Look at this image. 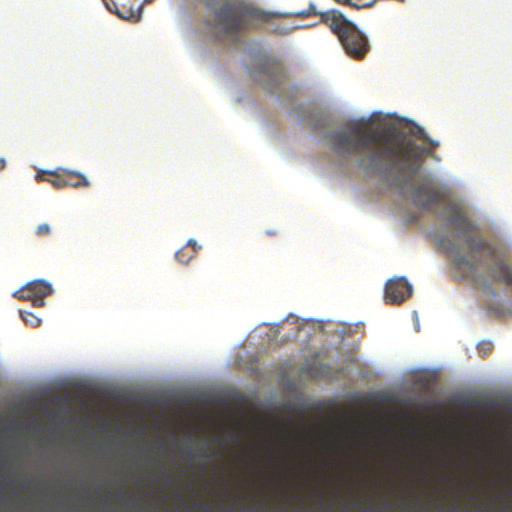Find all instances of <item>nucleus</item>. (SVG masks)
Masks as SVG:
<instances>
[{"label":"nucleus","mask_w":512,"mask_h":512,"mask_svg":"<svg viewBox=\"0 0 512 512\" xmlns=\"http://www.w3.org/2000/svg\"><path fill=\"white\" fill-rule=\"evenodd\" d=\"M255 81L268 91L276 90L286 78L284 68L275 60H265L259 68L253 71Z\"/></svg>","instance_id":"obj_4"},{"label":"nucleus","mask_w":512,"mask_h":512,"mask_svg":"<svg viewBox=\"0 0 512 512\" xmlns=\"http://www.w3.org/2000/svg\"><path fill=\"white\" fill-rule=\"evenodd\" d=\"M277 427H278L279 430H284V426L283 425L278 424Z\"/></svg>","instance_id":"obj_17"},{"label":"nucleus","mask_w":512,"mask_h":512,"mask_svg":"<svg viewBox=\"0 0 512 512\" xmlns=\"http://www.w3.org/2000/svg\"><path fill=\"white\" fill-rule=\"evenodd\" d=\"M412 294V286L403 277L389 280L385 286V302L399 305Z\"/></svg>","instance_id":"obj_6"},{"label":"nucleus","mask_w":512,"mask_h":512,"mask_svg":"<svg viewBox=\"0 0 512 512\" xmlns=\"http://www.w3.org/2000/svg\"><path fill=\"white\" fill-rule=\"evenodd\" d=\"M481 349L485 350V353H488L491 351V344L490 343H484L481 345Z\"/></svg>","instance_id":"obj_15"},{"label":"nucleus","mask_w":512,"mask_h":512,"mask_svg":"<svg viewBox=\"0 0 512 512\" xmlns=\"http://www.w3.org/2000/svg\"><path fill=\"white\" fill-rule=\"evenodd\" d=\"M52 229L48 223L39 224L35 229V235L39 238L47 237L51 234Z\"/></svg>","instance_id":"obj_13"},{"label":"nucleus","mask_w":512,"mask_h":512,"mask_svg":"<svg viewBox=\"0 0 512 512\" xmlns=\"http://www.w3.org/2000/svg\"><path fill=\"white\" fill-rule=\"evenodd\" d=\"M37 182H48L55 189H63L65 186V177L64 171L56 172V171H40L36 175Z\"/></svg>","instance_id":"obj_7"},{"label":"nucleus","mask_w":512,"mask_h":512,"mask_svg":"<svg viewBox=\"0 0 512 512\" xmlns=\"http://www.w3.org/2000/svg\"><path fill=\"white\" fill-rule=\"evenodd\" d=\"M330 148L339 156L354 157L356 166L367 174L380 176L400 193L411 192L413 203L430 208L445 203L448 222L465 238L467 253L454 246L453 264L463 279L475 285L487 283L486 272L498 283L512 286V265L503 259H494V251L481 237L472 236L475 225L461 205L446 200L447 190L429 178L413 185L422 162L433 156L432 149L419 147L406 136L393 131H376L361 122H352L344 130L327 135Z\"/></svg>","instance_id":"obj_1"},{"label":"nucleus","mask_w":512,"mask_h":512,"mask_svg":"<svg viewBox=\"0 0 512 512\" xmlns=\"http://www.w3.org/2000/svg\"><path fill=\"white\" fill-rule=\"evenodd\" d=\"M64 177L66 188H82L90 185L86 177L78 172L64 171Z\"/></svg>","instance_id":"obj_9"},{"label":"nucleus","mask_w":512,"mask_h":512,"mask_svg":"<svg viewBox=\"0 0 512 512\" xmlns=\"http://www.w3.org/2000/svg\"><path fill=\"white\" fill-rule=\"evenodd\" d=\"M117 15L121 19L137 22L140 19V14H135L133 12H129L127 15L121 12H117Z\"/></svg>","instance_id":"obj_14"},{"label":"nucleus","mask_w":512,"mask_h":512,"mask_svg":"<svg viewBox=\"0 0 512 512\" xmlns=\"http://www.w3.org/2000/svg\"><path fill=\"white\" fill-rule=\"evenodd\" d=\"M199 248L197 242L191 239L186 246L176 252L175 257L180 263L187 264L195 257Z\"/></svg>","instance_id":"obj_8"},{"label":"nucleus","mask_w":512,"mask_h":512,"mask_svg":"<svg viewBox=\"0 0 512 512\" xmlns=\"http://www.w3.org/2000/svg\"><path fill=\"white\" fill-rule=\"evenodd\" d=\"M215 26L231 38L237 39L241 32L257 29L269 23L272 34L286 36L297 29L278 20V14L265 11L251 4H225L215 13Z\"/></svg>","instance_id":"obj_2"},{"label":"nucleus","mask_w":512,"mask_h":512,"mask_svg":"<svg viewBox=\"0 0 512 512\" xmlns=\"http://www.w3.org/2000/svg\"><path fill=\"white\" fill-rule=\"evenodd\" d=\"M288 16L299 19L319 16L320 23L329 27L331 32L337 36L346 54L356 60L363 59L369 51L366 36L339 11L319 12L316 6L310 3L307 10L289 14Z\"/></svg>","instance_id":"obj_3"},{"label":"nucleus","mask_w":512,"mask_h":512,"mask_svg":"<svg viewBox=\"0 0 512 512\" xmlns=\"http://www.w3.org/2000/svg\"><path fill=\"white\" fill-rule=\"evenodd\" d=\"M6 166V162L4 158H0V171L4 170Z\"/></svg>","instance_id":"obj_16"},{"label":"nucleus","mask_w":512,"mask_h":512,"mask_svg":"<svg viewBox=\"0 0 512 512\" xmlns=\"http://www.w3.org/2000/svg\"><path fill=\"white\" fill-rule=\"evenodd\" d=\"M408 133L411 136H413V137H415V138H417V139H419V140H421V141H423L425 143H428L433 149H435V148H437L439 146V142L430 139L428 137V135L426 134L425 130L422 127H420V126H418L416 124H412L409 127Z\"/></svg>","instance_id":"obj_10"},{"label":"nucleus","mask_w":512,"mask_h":512,"mask_svg":"<svg viewBox=\"0 0 512 512\" xmlns=\"http://www.w3.org/2000/svg\"><path fill=\"white\" fill-rule=\"evenodd\" d=\"M20 317L25 322L26 325H29L33 328H37L41 324V319L35 316L31 312L20 310Z\"/></svg>","instance_id":"obj_12"},{"label":"nucleus","mask_w":512,"mask_h":512,"mask_svg":"<svg viewBox=\"0 0 512 512\" xmlns=\"http://www.w3.org/2000/svg\"><path fill=\"white\" fill-rule=\"evenodd\" d=\"M201 508L206 509V508H207V506H206L205 504H203V503H202V504H201Z\"/></svg>","instance_id":"obj_18"},{"label":"nucleus","mask_w":512,"mask_h":512,"mask_svg":"<svg viewBox=\"0 0 512 512\" xmlns=\"http://www.w3.org/2000/svg\"><path fill=\"white\" fill-rule=\"evenodd\" d=\"M335 2L348 5L356 10L371 8L377 0H334Z\"/></svg>","instance_id":"obj_11"},{"label":"nucleus","mask_w":512,"mask_h":512,"mask_svg":"<svg viewBox=\"0 0 512 512\" xmlns=\"http://www.w3.org/2000/svg\"><path fill=\"white\" fill-rule=\"evenodd\" d=\"M53 293L52 285L44 280H34L13 293V297L21 301L31 302L33 307H43L45 298Z\"/></svg>","instance_id":"obj_5"}]
</instances>
